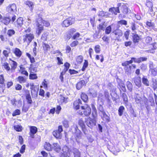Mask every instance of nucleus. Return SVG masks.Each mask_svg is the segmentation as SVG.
I'll return each instance as SVG.
<instances>
[{"mask_svg":"<svg viewBox=\"0 0 157 157\" xmlns=\"http://www.w3.org/2000/svg\"><path fill=\"white\" fill-rule=\"evenodd\" d=\"M147 60V57H142L139 58H136L134 57L131 58V59L129 61H125L122 63V65L124 67V69L126 73L130 74L131 72V66L129 65L133 62L135 63H140L142 62L146 61Z\"/></svg>","mask_w":157,"mask_h":157,"instance_id":"nucleus-1","label":"nucleus"},{"mask_svg":"<svg viewBox=\"0 0 157 157\" xmlns=\"http://www.w3.org/2000/svg\"><path fill=\"white\" fill-rule=\"evenodd\" d=\"M107 88L110 91L112 100L117 103V100L119 98L117 93V88L111 82H109L107 85Z\"/></svg>","mask_w":157,"mask_h":157,"instance_id":"nucleus-2","label":"nucleus"},{"mask_svg":"<svg viewBox=\"0 0 157 157\" xmlns=\"http://www.w3.org/2000/svg\"><path fill=\"white\" fill-rule=\"evenodd\" d=\"M81 111H79V115L85 116H89L91 113V109L90 107L86 104H85L84 106H81Z\"/></svg>","mask_w":157,"mask_h":157,"instance_id":"nucleus-3","label":"nucleus"},{"mask_svg":"<svg viewBox=\"0 0 157 157\" xmlns=\"http://www.w3.org/2000/svg\"><path fill=\"white\" fill-rule=\"evenodd\" d=\"M149 73L153 76H155L157 75V67H155L152 61H150L149 63Z\"/></svg>","mask_w":157,"mask_h":157,"instance_id":"nucleus-4","label":"nucleus"},{"mask_svg":"<svg viewBox=\"0 0 157 157\" xmlns=\"http://www.w3.org/2000/svg\"><path fill=\"white\" fill-rule=\"evenodd\" d=\"M85 122L86 125L90 128L92 129L96 125V121L95 119L89 117L87 118H85Z\"/></svg>","mask_w":157,"mask_h":157,"instance_id":"nucleus-5","label":"nucleus"},{"mask_svg":"<svg viewBox=\"0 0 157 157\" xmlns=\"http://www.w3.org/2000/svg\"><path fill=\"white\" fill-rule=\"evenodd\" d=\"M42 20V18L41 17H39L38 18L36 19V22L37 28L36 29V33L37 35L39 36L42 32L44 30V27L43 25L41 24H40V21Z\"/></svg>","mask_w":157,"mask_h":157,"instance_id":"nucleus-6","label":"nucleus"},{"mask_svg":"<svg viewBox=\"0 0 157 157\" xmlns=\"http://www.w3.org/2000/svg\"><path fill=\"white\" fill-rule=\"evenodd\" d=\"M34 38V36L31 33L26 34L23 36V40L24 42H26L28 45L29 44Z\"/></svg>","mask_w":157,"mask_h":157,"instance_id":"nucleus-7","label":"nucleus"},{"mask_svg":"<svg viewBox=\"0 0 157 157\" xmlns=\"http://www.w3.org/2000/svg\"><path fill=\"white\" fill-rule=\"evenodd\" d=\"M63 152L61 155V157H69L71 154V151L66 146H64L62 149Z\"/></svg>","mask_w":157,"mask_h":157,"instance_id":"nucleus-8","label":"nucleus"},{"mask_svg":"<svg viewBox=\"0 0 157 157\" xmlns=\"http://www.w3.org/2000/svg\"><path fill=\"white\" fill-rule=\"evenodd\" d=\"M63 131L62 126L59 125L58 126L57 130H55L53 132V134L56 138H60L62 136L61 132Z\"/></svg>","mask_w":157,"mask_h":157,"instance_id":"nucleus-9","label":"nucleus"},{"mask_svg":"<svg viewBox=\"0 0 157 157\" xmlns=\"http://www.w3.org/2000/svg\"><path fill=\"white\" fill-rule=\"evenodd\" d=\"M16 19V16H13L11 18L10 17H4L2 22L6 25H7L10 23H12Z\"/></svg>","mask_w":157,"mask_h":157,"instance_id":"nucleus-10","label":"nucleus"},{"mask_svg":"<svg viewBox=\"0 0 157 157\" xmlns=\"http://www.w3.org/2000/svg\"><path fill=\"white\" fill-rule=\"evenodd\" d=\"M75 21V19L71 17H69L64 20L63 22L62 25L63 26L68 27L71 25Z\"/></svg>","mask_w":157,"mask_h":157,"instance_id":"nucleus-11","label":"nucleus"},{"mask_svg":"<svg viewBox=\"0 0 157 157\" xmlns=\"http://www.w3.org/2000/svg\"><path fill=\"white\" fill-rule=\"evenodd\" d=\"M112 34H114L116 37V39L119 40L120 37L122 36L123 33L121 30L117 29L113 30V32L112 33Z\"/></svg>","mask_w":157,"mask_h":157,"instance_id":"nucleus-12","label":"nucleus"},{"mask_svg":"<svg viewBox=\"0 0 157 157\" xmlns=\"http://www.w3.org/2000/svg\"><path fill=\"white\" fill-rule=\"evenodd\" d=\"M79 125L84 134L86 135L88 133V130L86 128L83 120L82 119V118H80V119L79 120Z\"/></svg>","mask_w":157,"mask_h":157,"instance_id":"nucleus-13","label":"nucleus"},{"mask_svg":"<svg viewBox=\"0 0 157 157\" xmlns=\"http://www.w3.org/2000/svg\"><path fill=\"white\" fill-rule=\"evenodd\" d=\"M121 3H118L117 4V7H112L110 8L109 10V11L111 12L112 14H114L115 15H117V13H120L119 7H120V6H121Z\"/></svg>","mask_w":157,"mask_h":157,"instance_id":"nucleus-14","label":"nucleus"},{"mask_svg":"<svg viewBox=\"0 0 157 157\" xmlns=\"http://www.w3.org/2000/svg\"><path fill=\"white\" fill-rule=\"evenodd\" d=\"M101 118L105 123H108L110 121V118L109 116L106 114L105 112L100 114Z\"/></svg>","mask_w":157,"mask_h":157,"instance_id":"nucleus-15","label":"nucleus"},{"mask_svg":"<svg viewBox=\"0 0 157 157\" xmlns=\"http://www.w3.org/2000/svg\"><path fill=\"white\" fill-rule=\"evenodd\" d=\"M132 35L133 42L135 44H137L140 40L139 36L138 34L136 33H132Z\"/></svg>","mask_w":157,"mask_h":157,"instance_id":"nucleus-16","label":"nucleus"},{"mask_svg":"<svg viewBox=\"0 0 157 157\" xmlns=\"http://www.w3.org/2000/svg\"><path fill=\"white\" fill-rule=\"evenodd\" d=\"M6 10L9 13L14 12L16 10V6L14 4L9 5L6 8Z\"/></svg>","mask_w":157,"mask_h":157,"instance_id":"nucleus-17","label":"nucleus"},{"mask_svg":"<svg viewBox=\"0 0 157 157\" xmlns=\"http://www.w3.org/2000/svg\"><path fill=\"white\" fill-rule=\"evenodd\" d=\"M104 95L107 103L110 105L112 103L110 99H109L110 96L109 92L107 90H105L104 91Z\"/></svg>","mask_w":157,"mask_h":157,"instance_id":"nucleus-18","label":"nucleus"},{"mask_svg":"<svg viewBox=\"0 0 157 157\" xmlns=\"http://www.w3.org/2000/svg\"><path fill=\"white\" fill-rule=\"evenodd\" d=\"M133 79L136 85L138 87H140L141 86V78L140 77H136Z\"/></svg>","mask_w":157,"mask_h":157,"instance_id":"nucleus-19","label":"nucleus"},{"mask_svg":"<svg viewBox=\"0 0 157 157\" xmlns=\"http://www.w3.org/2000/svg\"><path fill=\"white\" fill-rule=\"evenodd\" d=\"M23 19L22 17L19 18L16 22H14V24L18 28L21 27L23 24Z\"/></svg>","mask_w":157,"mask_h":157,"instance_id":"nucleus-20","label":"nucleus"},{"mask_svg":"<svg viewBox=\"0 0 157 157\" xmlns=\"http://www.w3.org/2000/svg\"><path fill=\"white\" fill-rule=\"evenodd\" d=\"M120 94L121 97L123 100L124 103L127 105L128 103V97L127 95L125 93H121Z\"/></svg>","mask_w":157,"mask_h":157,"instance_id":"nucleus-21","label":"nucleus"},{"mask_svg":"<svg viewBox=\"0 0 157 157\" xmlns=\"http://www.w3.org/2000/svg\"><path fill=\"white\" fill-rule=\"evenodd\" d=\"M120 10L121 12L124 14H126L128 12V7L126 5H124L120 6Z\"/></svg>","mask_w":157,"mask_h":157,"instance_id":"nucleus-22","label":"nucleus"},{"mask_svg":"<svg viewBox=\"0 0 157 157\" xmlns=\"http://www.w3.org/2000/svg\"><path fill=\"white\" fill-rule=\"evenodd\" d=\"M37 131V128L35 126H31L30 128V135L32 138H33L34 134L36 133Z\"/></svg>","mask_w":157,"mask_h":157,"instance_id":"nucleus-23","label":"nucleus"},{"mask_svg":"<svg viewBox=\"0 0 157 157\" xmlns=\"http://www.w3.org/2000/svg\"><path fill=\"white\" fill-rule=\"evenodd\" d=\"M118 88L120 90V94L121 93H122L121 90L124 92H125L126 91L125 85L123 83H119L118 84Z\"/></svg>","mask_w":157,"mask_h":157,"instance_id":"nucleus-24","label":"nucleus"},{"mask_svg":"<svg viewBox=\"0 0 157 157\" xmlns=\"http://www.w3.org/2000/svg\"><path fill=\"white\" fill-rule=\"evenodd\" d=\"M53 149L56 152H59L61 149L59 145L57 143H54L53 144V147L52 146V149Z\"/></svg>","mask_w":157,"mask_h":157,"instance_id":"nucleus-25","label":"nucleus"},{"mask_svg":"<svg viewBox=\"0 0 157 157\" xmlns=\"http://www.w3.org/2000/svg\"><path fill=\"white\" fill-rule=\"evenodd\" d=\"M31 90V94L33 97H37V96L38 92L39 90L38 87L34 88Z\"/></svg>","mask_w":157,"mask_h":157,"instance_id":"nucleus-26","label":"nucleus"},{"mask_svg":"<svg viewBox=\"0 0 157 157\" xmlns=\"http://www.w3.org/2000/svg\"><path fill=\"white\" fill-rule=\"evenodd\" d=\"M91 107L93 111L92 115L93 117H94L96 115L97 110L95 106V105L94 103H92L91 104Z\"/></svg>","mask_w":157,"mask_h":157,"instance_id":"nucleus-27","label":"nucleus"},{"mask_svg":"<svg viewBox=\"0 0 157 157\" xmlns=\"http://www.w3.org/2000/svg\"><path fill=\"white\" fill-rule=\"evenodd\" d=\"M126 85L128 90L130 92H132V91L133 87V86L132 83L128 81L126 83Z\"/></svg>","mask_w":157,"mask_h":157,"instance_id":"nucleus-28","label":"nucleus"},{"mask_svg":"<svg viewBox=\"0 0 157 157\" xmlns=\"http://www.w3.org/2000/svg\"><path fill=\"white\" fill-rule=\"evenodd\" d=\"M11 66V70L12 71H13L16 68L17 66V63L11 60V62L9 63Z\"/></svg>","mask_w":157,"mask_h":157,"instance_id":"nucleus-29","label":"nucleus"},{"mask_svg":"<svg viewBox=\"0 0 157 157\" xmlns=\"http://www.w3.org/2000/svg\"><path fill=\"white\" fill-rule=\"evenodd\" d=\"M44 148L46 150L50 151L52 149V146L49 143L45 142L44 144Z\"/></svg>","mask_w":157,"mask_h":157,"instance_id":"nucleus-30","label":"nucleus"},{"mask_svg":"<svg viewBox=\"0 0 157 157\" xmlns=\"http://www.w3.org/2000/svg\"><path fill=\"white\" fill-rule=\"evenodd\" d=\"M125 109L123 106H121L118 109V114L119 116H121L125 111Z\"/></svg>","mask_w":157,"mask_h":157,"instance_id":"nucleus-31","label":"nucleus"},{"mask_svg":"<svg viewBox=\"0 0 157 157\" xmlns=\"http://www.w3.org/2000/svg\"><path fill=\"white\" fill-rule=\"evenodd\" d=\"M81 98L85 103H86L88 101V97L85 93H82L81 95Z\"/></svg>","mask_w":157,"mask_h":157,"instance_id":"nucleus-32","label":"nucleus"},{"mask_svg":"<svg viewBox=\"0 0 157 157\" xmlns=\"http://www.w3.org/2000/svg\"><path fill=\"white\" fill-rule=\"evenodd\" d=\"M74 130L73 131V132H75V140L77 143H78V127L77 126H76V127H75L74 128Z\"/></svg>","mask_w":157,"mask_h":157,"instance_id":"nucleus-33","label":"nucleus"},{"mask_svg":"<svg viewBox=\"0 0 157 157\" xmlns=\"http://www.w3.org/2000/svg\"><path fill=\"white\" fill-rule=\"evenodd\" d=\"M97 109L99 112V114H100L105 112L104 110L102 105L100 104H98Z\"/></svg>","mask_w":157,"mask_h":157,"instance_id":"nucleus-34","label":"nucleus"},{"mask_svg":"<svg viewBox=\"0 0 157 157\" xmlns=\"http://www.w3.org/2000/svg\"><path fill=\"white\" fill-rule=\"evenodd\" d=\"M146 27L148 29L152 28L154 26L155 24L154 23L151 22V21H147L146 23Z\"/></svg>","mask_w":157,"mask_h":157,"instance_id":"nucleus-35","label":"nucleus"},{"mask_svg":"<svg viewBox=\"0 0 157 157\" xmlns=\"http://www.w3.org/2000/svg\"><path fill=\"white\" fill-rule=\"evenodd\" d=\"M14 53L16 56L18 57H20L22 53L21 50L18 48H16L14 50Z\"/></svg>","mask_w":157,"mask_h":157,"instance_id":"nucleus-36","label":"nucleus"},{"mask_svg":"<svg viewBox=\"0 0 157 157\" xmlns=\"http://www.w3.org/2000/svg\"><path fill=\"white\" fill-rule=\"evenodd\" d=\"M142 82L143 84L146 86H148L149 85V82L147 78L144 76L142 78Z\"/></svg>","mask_w":157,"mask_h":157,"instance_id":"nucleus-37","label":"nucleus"},{"mask_svg":"<svg viewBox=\"0 0 157 157\" xmlns=\"http://www.w3.org/2000/svg\"><path fill=\"white\" fill-rule=\"evenodd\" d=\"M73 108L77 110L78 109V99L75 101L73 104Z\"/></svg>","mask_w":157,"mask_h":157,"instance_id":"nucleus-38","label":"nucleus"},{"mask_svg":"<svg viewBox=\"0 0 157 157\" xmlns=\"http://www.w3.org/2000/svg\"><path fill=\"white\" fill-rule=\"evenodd\" d=\"M25 4L28 6L29 7L31 8V10H33V3L32 2L29 1H27L25 2Z\"/></svg>","mask_w":157,"mask_h":157,"instance_id":"nucleus-39","label":"nucleus"},{"mask_svg":"<svg viewBox=\"0 0 157 157\" xmlns=\"http://www.w3.org/2000/svg\"><path fill=\"white\" fill-rule=\"evenodd\" d=\"M113 25H109L105 29V33L106 34H109L111 32L112 30L111 26H113Z\"/></svg>","mask_w":157,"mask_h":157,"instance_id":"nucleus-40","label":"nucleus"},{"mask_svg":"<svg viewBox=\"0 0 157 157\" xmlns=\"http://www.w3.org/2000/svg\"><path fill=\"white\" fill-rule=\"evenodd\" d=\"M152 85L153 89L154 90H155L157 88V81L156 79H152Z\"/></svg>","mask_w":157,"mask_h":157,"instance_id":"nucleus-41","label":"nucleus"},{"mask_svg":"<svg viewBox=\"0 0 157 157\" xmlns=\"http://www.w3.org/2000/svg\"><path fill=\"white\" fill-rule=\"evenodd\" d=\"M40 22V24H42V23H43V25L46 27H48L50 25V23L48 21L45 20H43L42 19V20Z\"/></svg>","mask_w":157,"mask_h":157,"instance_id":"nucleus-42","label":"nucleus"},{"mask_svg":"<svg viewBox=\"0 0 157 157\" xmlns=\"http://www.w3.org/2000/svg\"><path fill=\"white\" fill-rule=\"evenodd\" d=\"M10 52V48H7V50H4L3 51V53L5 56L7 57L9 56V54Z\"/></svg>","mask_w":157,"mask_h":157,"instance_id":"nucleus-43","label":"nucleus"},{"mask_svg":"<svg viewBox=\"0 0 157 157\" xmlns=\"http://www.w3.org/2000/svg\"><path fill=\"white\" fill-rule=\"evenodd\" d=\"M26 99L27 101V102L29 104H31L32 103V100L31 97V96L29 93L26 95Z\"/></svg>","mask_w":157,"mask_h":157,"instance_id":"nucleus-44","label":"nucleus"},{"mask_svg":"<svg viewBox=\"0 0 157 157\" xmlns=\"http://www.w3.org/2000/svg\"><path fill=\"white\" fill-rule=\"evenodd\" d=\"M88 65V63L87 60H85L82 67L81 69L82 71L85 70L86 69Z\"/></svg>","mask_w":157,"mask_h":157,"instance_id":"nucleus-45","label":"nucleus"},{"mask_svg":"<svg viewBox=\"0 0 157 157\" xmlns=\"http://www.w3.org/2000/svg\"><path fill=\"white\" fill-rule=\"evenodd\" d=\"M117 23L119 25H127V21L124 20H122L118 21Z\"/></svg>","mask_w":157,"mask_h":157,"instance_id":"nucleus-46","label":"nucleus"},{"mask_svg":"<svg viewBox=\"0 0 157 157\" xmlns=\"http://www.w3.org/2000/svg\"><path fill=\"white\" fill-rule=\"evenodd\" d=\"M151 1V0H147L146 5L149 8L153 7V4Z\"/></svg>","mask_w":157,"mask_h":157,"instance_id":"nucleus-47","label":"nucleus"},{"mask_svg":"<svg viewBox=\"0 0 157 157\" xmlns=\"http://www.w3.org/2000/svg\"><path fill=\"white\" fill-rule=\"evenodd\" d=\"M145 107L147 110V114L149 113L151 109V108L150 107L151 105H149L148 104V102H146L145 103Z\"/></svg>","mask_w":157,"mask_h":157,"instance_id":"nucleus-48","label":"nucleus"},{"mask_svg":"<svg viewBox=\"0 0 157 157\" xmlns=\"http://www.w3.org/2000/svg\"><path fill=\"white\" fill-rule=\"evenodd\" d=\"M140 68L142 71H145L147 69V66L144 63H142L140 65Z\"/></svg>","mask_w":157,"mask_h":157,"instance_id":"nucleus-49","label":"nucleus"},{"mask_svg":"<svg viewBox=\"0 0 157 157\" xmlns=\"http://www.w3.org/2000/svg\"><path fill=\"white\" fill-rule=\"evenodd\" d=\"M3 66L4 67V68L7 71H8L10 69V67L9 65V64L6 62L3 63Z\"/></svg>","mask_w":157,"mask_h":157,"instance_id":"nucleus-50","label":"nucleus"},{"mask_svg":"<svg viewBox=\"0 0 157 157\" xmlns=\"http://www.w3.org/2000/svg\"><path fill=\"white\" fill-rule=\"evenodd\" d=\"M73 153L74 155V157H78V150L75 148H73Z\"/></svg>","mask_w":157,"mask_h":157,"instance_id":"nucleus-51","label":"nucleus"},{"mask_svg":"<svg viewBox=\"0 0 157 157\" xmlns=\"http://www.w3.org/2000/svg\"><path fill=\"white\" fill-rule=\"evenodd\" d=\"M15 33V31L13 29H10L7 31V34L9 36H12Z\"/></svg>","mask_w":157,"mask_h":157,"instance_id":"nucleus-52","label":"nucleus"},{"mask_svg":"<svg viewBox=\"0 0 157 157\" xmlns=\"http://www.w3.org/2000/svg\"><path fill=\"white\" fill-rule=\"evenodd\" d=\"M18 79L20 83H24L26 82L25 79L22 76H19L18 77Z\"/></svg>","mask_w":157,"mask_h":157,"instance_id":"nucleus-53","label":"nucleus"},{"mask_svg":"<svg viewBox=\"0 0 157 157\" xmlns=\"http://www.w3.org/2000/svg\"><path fill=\"white\" fill-rule=\"evenodd\" d=\"M148 101L150 103V105L152 106H154L155 105L154 98L153 97L149 98Z\"/></svg>","mask_w":157,"mask_h":157,"instance_id":"nucleus-54","label":"nucleus"},{"mask_svg":"<svg viewBox=\"0 0 157 157\" xmlns=\"http://www.w3.org/2000/svg\"><path fill=\"white\" fill-rule=\"evenodd\" d=\"M132 30V32H135L136 29V24L135 22H132L131 23V26Z\"/></svg>","mask_w":157,"mask_h":157,"instance_id":"nucleus-55","label":"nucleus"},{"mask_svg":"<svg viewBox=\"0 0 157 157\" xmlns=\"http://www.w3.org/2000/svg\"><path fill=\"white\" fill-rule=\"evenodd\" d=\"M29 79H36L37 77L36 74H30L29 75Z\"/></svg>","mask_w":157,"mask_h":157,"instance_id":"nucleus-56","label":"nucleus"},{"mask_svg":"<svg viewBox=\"0 0 157 157\" xmlns=\"http://www.w3.org/2000/svg\"><path fill=\"white\" fill-rule=\"evenodd\" d=\"M20 111L18 109H17L13 112L12 114V116H15L17 115H18L20 114Z\"/></svg>","mask_w":157,"mask_h":157,"instance_id":"nucleus-57","label":"nucleus"},{"mask_svg":"<svg viewBox=\"0 0 157 157\" xmlns=\"http://www.w3.org/2000/svg\"><path fill=\"white\" fill-rule=\"evenodd\" d=\"M5 79L4 78V77L2 75H0V84L2 85V86L4 85L5 86L4 84Z\"/></svg>","mask_w":157,"mask_h":157,"instance_id":"nucleus-58","label":"nucleus"},{"mask_svg":"<svg viewBox=\"0 0 157 157\" xmlns=\"http://www.w3.org/2000/svg\"><path fill=\"white\" fill-rule=\"evenodd\" d=\"M95 51L97 53H99L100 51V47L99 45H97L95 46L94 48Z\"/></svg>","mask_w":157,"mask_h":157,"instance_id":"nucleus-59","label":"nucleus"},{"mask_svg":"<svg viewBox=\"0 0 157 157\" xmlns=\"http://www.w3.org/2000/svg\"><path fill=\"white\" fill-rule=\"evenodd\" d=\"M90 94L92 95L93 98L96 97L97 95V92L96 90H94L90 92Z\"/></svg>","mask_w":157,"mask_h":157,"instance_id":"nucleus-60","label":"nucleus"},{"mask_svg":"<svg viewBox=\"0 0 157 157\" xmlns=\"http://www.w3.org/2000/svg\"><path fill=\"white\" fill-rule=\"evenodd\" d=\"M21 73L22 74L25 75L26 76H28V72L25 70V68H21Z\"/></svg>","mask_w":157,"mask_h":157,"instance_id":"nucleus-61","label":"nucleus"},{"mask_svg":"<svg viewBox=\"0 0 157 157\" xmlns=\"http://www.w3.org/2000/svg\"><path fill=\"white\" fill-rule=\"evenodd\" d=\"M103 95L101 93H99L98 94V101H102L103 100Z\"/></svg>","mask_w":157,"mask_h":157,"instance_id":"nucleus-62","label":"nucleus"},{"mask_svg":"<svg viewBox=\"0 0 157 157\" xmlns=\"http://www.w3.org/2000/svg\"><path fill=\"white\" fill-rule=\"evenodd\" d=\"M151 48L152 50H156L157 49V44L155 42L151 44Z\"/></svg>","mask_w":157,"mask_h":157,"instance_id":"nucleus-63","label":"nucleus"},{"mask_svg":"<svg viewBox=\"0 0 157 157\" xmlns=\"http://www.w3.org/2000/svg\"><path fill=\"white\" fill-rule=\"evenodd\" d=\"M22 127L19 125H16L14 126V129L17 131L20 132L21 130Z\"/></svg>","mask_w":157,"mask_h":157,"instance_id":"nucleus-64","label":"nucleus"}]
</instances>
